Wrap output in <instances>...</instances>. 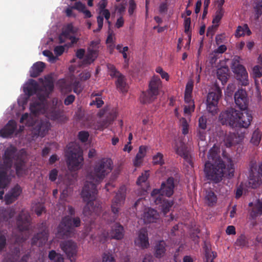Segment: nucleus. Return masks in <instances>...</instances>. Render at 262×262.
Listing matches in <instances>:
<instances>
[{"mask_svg":"<svg viewBox=\"0 0 262 262\" xmlns=\"http://www.w3.org/2000/svg\"><path fill=\"white\" fill-rule=\"evenodd\" d=\"M44 56L49 58V61L51 62H54L56 60V57L54 56L52 52L48 50H44L42 52Z\"/></svg>","mask_w":262,"mask_h":262,"instance_id":"nucleus-59","label":"nucleus"},{"mask_svg":"<svg viewBox=\"0 0 262 262\" xmlns=\"http://www.w3.org/2000/svg\"><path fill=\"white\" fill-rule=\"evenodd\" d=\"M97 189L96 186L92 183H85L82 188L81 195L83 202L86 204L83 209V214L84 216H90L94 213L99 215L101 212V207L99 203H96L94 206V201L96 198Z\"/></svg>","mask_w":262,"mask_h":262,"instance_id":"nucleus-6","label":"nucleus"},{"mask_svg":"<svg viewBox=\"0 0 262 262\" xmlns=\"http://www.w3.org/2000/svg\"><path fill=\"white\" fill-rule=\"evenodd\" d=\"M43 229L42 231L37 233L34 235L32 238V244L36 245L38 244V246L40 247L45 245L48 240L49 230L46 227V223L43 222L41 224Z\"/></svg>","mask_w":262,"mask_h":262,"instance_id":"nucleus-20","label":"nucleus"},{"mask_svg":"<svg viewBox=\"0 0 262 262\" xmlns=\"http://www.w3.org/2000/svg\"><path fill=\"white\" fill-rule=\"evenodd\" d=\"M221 93V90H218L216 92H212L209 93L207 95V103L212 102L215 104H217Z\"/></svg>","mask_w":262,"mask_h":262,"instance_id":"nucleus-38","label":"nucleus"},{"mask_svg":"<svg viewBox=\"0 0 262 262\" xmlns=\"http://www.w3.org/2000/svg\"><path fill=\"white\" fill-rule=\"evenodd\" d=\"M107 68L109 75L112 78H117L122 74L116 68L115 66L112 64H107Z\"/></svg>","mask_w":262,"mask_h":262,"instance_id":"nucleus-44","label":"nucleus"},{"mask_svg":"<svg viewBox=\"0 0 262 262\" xmlns=\"http://www.w3.org/2000/svg\"><path fill=\"white\" fill-rule=\"evenodd\" d=\"M35 213L40 216L45 211V207L42 204L38 203L35 205L34 208Z\"/></svg>","mask_w":262,"mask_h":262,"instance_id":"nucleus-57","label":"nucleus"},{"mask_svg":"<svg viewBox=\"0 0 262 262\" xmlns=\"http://www.w3.org/2000/svg\"><path fill=\"white\" fill-rule=\"evenodd\" d=\"M39 81L42 83V85L40 86V92L42 94L37 93V99L31 103L30 105L31 113L35 116L47 113V98L54 89L53 82L49 78H45L43 80L40 78Z\"/></svg>","mask_w":262,"mask_h":262,"instance_id":"nucleus-5","label":"nucleus"},{"mask_svg":"<svg viewBox=\"0 0 262 262\" xmlns=\"http://www.w3.org/2000/svg\"><path fill=\"white\" fill-rule=\"evenodd\" d=\"M261 132L258 128L255 129L252 134L250 143L254 146H258L261 139Z\"/></svg>","mask_w":262,"mask_h":262,"instance_id":"nucleus-39","label":"nucleus"},{"mask_svg":"<svg viewBox=\"0 0 262 262\" xmlns=\"http://www.w3.org/2000/svg\"><path fill=\"white\" fill-rule=\"evenodd\" d=\"M15 213L13 207H0V216L4 221H8L14 216Z\"/></svg>","mask_w":262,"mask_h":262,"instance_id":"nucleus-32","label":"nucleus"},{"mask_svg":"<svg viewBox=\"0 0 262 262\" xmlns=\"http://www.w3.org/2000/svg\"><path fill=\"white\" fill-rule=\"evenodd\" d=\"M39 81L42 83V85L40 86V92L42 94L37 93V99L31 103L30 105L31 113L35 116L47 113V98L54 89L53 82L49 78H45L43 80L40 78Z\"/></svg>","mask_w":262,"mask_h":262,"instance_id":"nucleus-4","label":"nucleus"},{"mask_svg":"<svg viewBox=\"0 0 262 262\" xmlns=\"http://www.w3.org/2000/svg\"><path fill=\"white\" fill-rule=\"evenodd\" d=\"M72 8H73V9L75 10H77L79 12H82L85 9V6L81 2L79 1L76 2L74 6H72Z\"/></svg>","mask_w":262,"mask_h":262,"instance_id":"nucleus-63","label":"nucleus"},{"mask_svg":"<svg viewBox=\"0 0 262 262\" xmlns=\"http://www.w3.org/2000/svg\"><path fill=\"white\" fill-rule=\"evenodd\" d=\"M87 54L83 60V63L90 64L93 62L98 56L99 53L94 51H90V49H87Z\"/></svg>","mask_w":262,"mask_h":262,"instance_id":"nucleus-37","label":"nucleus"},{"mask_svg":"<svg viewBox=\"0 0 262 262\" xmlns=\"http://www.w3.org/2000/svg\"><path fill=\"white\" fill-rule=\"evenodd\" d=\"M235 127L239 128L240 133L237 132V135L239 140L244 139L246 134V129L250 126L253 119V116L251 112L247 111L244 113L238 111Z\"/></svg>","mask_w":262,"mask_h":262,"instance_id":"nucleus-12","label":"nucleus"},{"mask_svg":"<svg viewBox=\"0 0 262 262\" xmlns=\"http://www.w3.org/2000/svg\"><path fill=\"white\" fill-rule=\"evenodd\" d=\"M135 243L137 246L143 249L148 247L149 244L146 229L142 228L139 230L138 237L135 240Z\"/></svg>","mask_w":262,"mask_h":262,"instance_id":"nucleus-23","label":"nucleus"},{"mask_svg":"<svg viewBox=\"0 0 262 262\" xmlns=\"http://www.w3.org/2000/svg\"><path fill=\"white\" fill-rule=\"evenodd\" d=\"M67 164L70 171H75L80 169L83 161L82 151L78 145L70 144L66 154Z\"/></svg>","mask_w":262,"mask_h":262,"instance_id":"nucleus-9","label":"nucleus"},{"mask_svg":"<svg viewBox=\"0 0 262 262\" xmlns=\"http://www.w3.org/2000/svg\"><path fill=\"white\" fill-rule=\"evenodd\" d=\"M240 60V57L234 56L232 60L231 67L237 80L242 85L246 86L249 84L248 73L245 68L241 64Z\"/></svg>","mask_w":262,"mask_h":262,"instance_id":"nucleus-13","label":"nucleus"},{"mask_svg":"<svg viewBox=\"0 0 262 262\" xmlns=\"http://www.w3.org/2000/svg\"><path fill=\"white\" fill-rule=\"evenodd\" d=\"M74 27L72 24H68L63 29L62 33L58 37L59 42L62 43L66 41V40L68 39L71 40V45L76 43L78 39L72 35L74 34Z\"/></svg>","mask_w":262,"mask_h":262,"instance_id":"nucleus-19","label":"nucleus"},{"mask_svg":"<svg viewBox=\"0 0 262 262\" xmlns=\"http://www.w3.org/2000/svg\"><path fill=\"white\" fill-rule=\"evenodd\" d=\"M161 86V81L160 78L154 76L150 80L148 89L143 92L140 96L141 102L143 104L150 103L154 101L159 94Z\"/></svg>","mask_w":262,"mask_h":262,"instance_id":"nucleus-11","label":"nucleus"},{"mask_svg":"<svg viewBox=\"0 0 262 262\" xmlns=\"http://www.w3.org/2000/svg\"><path fill=\"white\" fill-rule=\"evenodd\" d=\"M115 118L116 115L114 113H109V115H107L105 119L97 121L96 129L100 130H103L113 121Z\"/></svg>","mask_w":262,"mask_h":262,"instance_id":"nucleus-31","label":"nucleus"},{"mask_svg":"<svg viewBox=\"0 0 262 262\" xmlns=\"http://www.w3.org/2000/svg\"><path fill=\"white\" fill-rule=\"evenodd\" d=\"M249 219L255 220L262 215V199H257L252 208L249 209Z\"/></svg>","mask_w":262,"mask_h":262,"instance_id":"nucleus-27","label":"nucleus"},{"mask_svg":"<svg viewBox=\"0 0 262 262\" xmlns=\"http://www.w3.org/2000/svg\"><path fill=\"white\" fill-rule=\"evenodd\" d=\"M253 75L255 78H260L262 76V67L258 65L253 68Z\"/></svg>","mask_w":262,"mask_h":262,"instance_id":"nucleus-56","label":"nucleus"},{"mask_svg":"<svg viewBox=\"0 0 262 262\" xmlns=\"http://www.w3.org/2000/svg\"><path fill=\"white\" fill-rule=\"evenodd\" d=\"M246 30L247 31L248 35L251 34V31L249 30L247 25H245L244 27L238 26L236 29L235 35L237 37H241L245 34Z\"/></svg>","mask_w":262,"mask_h":262,"instance_id":"nucleus-48","label":"nucleus"},{"mask_svg":"<svg viewBox=\"0 0 262 262\" xmlns=\"http://www.w3.org/2000/svg\"><path fill=\"white\" fill-rule=\"evenodd\" d=\"M174 148L176 153L182 157L190 166H192L193 162L190 152L188 147L181 140L175 141Z\"/></svg>","mask_w":262,"mask_h":262,"instance_id":"nucleus-16","label":"nucleus"},{"mask_svg":"<svg viewBox=\"0 0 262 262\" xmlns=\"http://www.w3.org/2000/svg\"><path fill=\"white\" fill-rule=\"evenodd\" d=\"M126 197V188L125 186H121L114 198L112 200L111 205L112 212L113 215L110 213L104 212L102 215L103 219L108 223L115 222L118 217L120 207L124 203Z\"/></svg>","mask_w":262,"mask_h":262,"instance_id":"nucleus-10","label":"nucleus"},{"mask_svg":"<svg viewBox=\"0 0 262 262\" xmlns=\"http://www.w3.org/2000/svg\"><path fill=\"white\" fill-rule=\"evenodd\" d=\"M31 225V217L27 212L21 211L16 219V226L20 231H27Z\"/></svg>","mask_w":262,"mask_h":262,"instance_id":"nucleus-21","label":"nucleus"},{"mask_svg":"<svg viewBox=\"0 0 262 262\" xmlns=\"http://www.w3.org/2000/svg\"><path fill=\"white\" fill-rule=\"evenodd\" d=\"M22 192L21 187L16 184L5 195L6 204L9 205L15 201Z\"/></svg>","mask_w":262,"mask_h":262,"instance_id":"nucleus-22","label":"nucleus"},{"mask_svg":"<svg viewBox=\"0 0 262 262\" xmlns=\"http://www.w3.org/2000/svg\"><path fill=\"white\" fill-rule=\"evenodd\" d=\"M238 110L229 108L222 111L219 116V121L223 125H228L232 128L235 127Z\"/></svg>","mask_w":262,"mask_h":262,"instance_id":"nucleus-14","label":"nucleus"},{"mask_svg":"<svg viewBox=\"0 0 262 262\" xmlns=\"http://www.w3.org/2000/svg\"><path fill=\"white\" fill-rule=\"evenodd\" d=\"M45 68V63L41 61L35 63L30 71V76L35 78L38 76Z\"/></svg>","mask_w":262,"mask_h":262,"instance_id":"nucleus-33","label":"nucleus"},{"mask_svg":"<svg viewBox=\"0 0 262 262\" xmlns=\"http://www.w3.org/2000/svg\"><path fill=\"white\" fill-rule=\"evenodd\" d=\"M60 247L71 262H73L72 258L74 259L77 253L76 243L72 240L64 241L60 243Z\"/></svg>","mask_w":262,"mask_h":262,"instance_id":"nucleus-18","label":"nucleus"},{"mask_svg":"<svg viewBox=\"0 0 262 262\" xmlns=\"http://www.w3.org/2000/svg\"><path fill=\"white\" fill-rule=\"evenodd\" d=\"M99 15H102V16H103V17H104L105 18L107 23L109 25L110 24L109 19L110 18L111 14L110 11L108 9H104L100 10L99 11Z\"/></svg>","mask_w":262,"mask_h":262,"instance_id":"nucleus-62","label":"nucleus"},{"mask_svg":"<svg viewBox=\"0 0 262 262\" xmlns=\"http://www.w3.org/2000/svg\"><path fill=\"white\" fill-rule=\"evenodd\" d=\"M174 178L169 177L166 182H163L160 189H155L151 192V198L155 203L159 205V209L166 214L173 205V201L165 198L170 197L173 193L174 188Z\"/></svg>","mask_w":262,"mask_h":262,"instance_id":"nucleus-3","label":"nucleus"},{"mask_svg":"<svg viewBox=\"0 0 262 262\" xmlns=\"http://www.w3.org/2000/svg\"><path fill=\"white\" fill-rule=\"evenodd\" d=\"M207 110L212 115H215L217 113V104L213 103H207Z\"/></svg>","mask_w":262,"mask_h":262,"instance_id":"nucleus-53","label":"nucleus"},{"mask_svg":"<svg viewBox=\"0 0 262 262\" xmlns=\"http://www.w3.org/2000/svg\"><path fill=\"white\" fill-rule=\"evenodd\" d=\"M113 161L110 158H102L96 162L93 170L87 176L88 180L85 183H92L95 185L100 182L113 169Z\"/></svg>","mask_w":262,"mask_h":262,"instance_id":"nucleus-8","label":"nucleus"},{"mask_svg":"<svg viewBox=\"0 0 262 262\" xmlns=\"http://www.w3.org/2000/svg\"><path fill=\"white\" fill-rule=\"evenodd\" d=\"M234 98L237 107L242 111L247 110L249 101L247 93L245 90L239 89L235 93Z\"/></svg>","mask_w":262,"mask_h":262,"instance_id":"nucleus-17","label":"nucleus"},{"mask_svg":"<svg viewBox=\"0 0 262 262\" xmlns=\"http://www.w3.org/2000/svg\"><path fill=\"white\" fill-rule=\"evenodd\" d=\"M48 257L52 262H64V258L62 255L57 253L54 250L49 252Z\"/></svg>","mask_w":262,"mask_h":262,"instance_id":"nucleus-41","label":"nucleus"},{"mask_svg":"<svg viewBox=\"0 0 262 262\" xmlns=\"http://www.w3.org/2000/svg\"><path fill=\"white\" fill-rule=\"evenodd\" d=\"M205 199L208 205L210 206L215 205L217 202V196L211 190L207 191Z\"/></svg>","mask_w":262,"mask_h":262,"instance_id":"nucleus-42","label":"nucleus"},{"mask_svg":"<svg viewBox=\"0 0 262 262\" xmlns=\"http://www.w3.org/2000/svg\"><path fill=\"white\" fill-rule=\"evenodd\" d=\"M195 108V105L194 102H191L190 103L185 105L184 107V113L185 114H190L194 112Z\"/></svg>","mask_w":262,"mask_h":262,"instance_id":"nucleus-60","label":"nucleus"},{"mask_svg":"<svg viewBox=\"0 0 262 262\" xmlns=\"http://www.w3.org/2000/svg\"><path fill=\"white\" fill-rule=\"evenodd\" d=\"M191 19L190 18H185L184 20V32L188 35V43H190L191 38V33L190 31V29Z\"/></svg>","mask_w":262,"mask_h":262,"instance_id":"nucleus-46","label":"nucleus"},{"mask_svg":"<svg viewBox=\"0 0 262 262\" xmlns=\"http://www.w3.org/2000/svg\"><path fill=\"white\" fill-rule=\"evenodd\" d=\"M116 49L118 52L122 54L123 57L124 59V62L128 64L129 61V58L128 57L127 52L128 51L129 48L128 47L125 46L123 47L122 45L118 44L116 46Z\"/></svg>","mask_w":262,"mask_h":262,"instance_id":"nucleus-43","label":"nucleus"},{"mask_svg":"<svg viewBox=\"0 0 262 262\" xmlns=\"http://www.w3.org/2000/svg\"><path fill=\"white\" fill-rule=\"evenodd\" d=\"M159 217V215L157 210L148 208L146 210L143 215V219L145 224L156 222Z\"/></svg>","mask_w":262,"mask_h":262,"instance_id":"nucleus-29","label":"nucleus"},{"mask_svg":"<svg viewBox=\"0 0 262 262\" xmlns=\"http://www.w3.org/2000/svg\"><path fill=\"white\" fill-rule=\"evenodd\" d=\"M207 119L206 117L201 116L199 119V126L202 130H205L206 128Z\"/></svg>","mask_w":262,"mask_h":262,"instance_id":"nucleus-64","label":"nucleus"},{"mask_svg":"<svg viewBox=\"0 0 262 262\" xmlns=\"http://www.w3.org/2000/svg\"><path fill=\"white\" fill-rule=\"evenodd\" d=\"M149 176V171L146 170L144 172L142 173L141 175L140 176L137 181V184L138 185H141L142 183L145 182L147 180Z\"/></svg>","mask_w":262,"mask_h":262,"instance_id":"nucleus-51","label":"nucleus"},{"mask_svg":"<svg viewBox=\"0 0 262 262\" xmlns=\"http://www.w3.org/2000/svg\"><path fill=\"white\" fill-rule=\"evenodd\" d=\"M124 229L122 225L119 223H116L112 227L110 232V236L113 239L120 240L123 238Z\"/></svg>","mask_w":262,"mask_h":262,"instance_id":"nucleus-26","label":"nucleus"},{"mask_svg":"<svg viewBox=\"0 0 262 262\" xmlns=\"http://www.w3.org/2000/svg\"><path fill=\"white\" fill-rule=\"evenodd\" d=\"M51 124L49 120L46 118L45 120H40L36 126V129L38 135L43 137L48 133L50 128Z\"/></svg>","mask_w":262,"mask_h":262,"instance_id":"nucleus-30","label":"nucleus"},{"mask_svg":"<svg viewBox=\"0 0 262 262\" xmlns=\"http://www.w3.org/2000/svg\"><path fill=\"white\" fill-rule=\"evenodd\" d=\"M167 245L163 240L159 241L155 243L154 247V255L157 258L163 257L166 251Z\"/></svg>","mask_w":262,"mask_h":262,"instance_id":"nucleus-28","label":"nucleus"},{"mask_svg":"<svg viewBox=\"0 0 262 262\" xmlns=\"http://www.w3.org/2000/svg\"><path fill=\"white\" fill-rule=\"evenodd\" d=\"M68 212L71 216L63 217L57 227V234L61 238L72 237L76 231L75 228L81 225V220L79 217H72L75 214L74 207L68 206Z\"/></svg>","mask_w":262,"mask_h":262,"instance_id":"nucleus-7","label":"nucleus"},{"mask_svg":"<svg viewBox=\"0 0 262 262\" xmlns=\"http://www.w3.org/2000/svg\"><path fill=\"white\" fill-rule=\"evenodd\" d=\"M228 69L226 68L220 69L217 71V75L219 79L222 82H226L228 79Z\"/></svg>","mask_w":262,"mask_h":262,"instance_id":"nucleus-45","label":"nucleus"},{"mask_svg":"<svg viewBox=\"0 0 262 262\" xmlns=\"http://www.w3.org/2000/svg\"><path fill=\"white\" fill-rule=\"evenodd\" d=\"M24 91L30 97L37 92H40V86L36 81L32 79L28 85L25 89Z\"/></svg>","mask_w":262,"mask_h":262,"instance_id":"nucleus-34","label":"nucleus"},{"mask_svg":"<svg viewBox=\"0 0 262 262\" xmlns=\"http://www.w3.org/2000/svg\"><path fill=\"white\" fill-rule=\"evenodd\" d=\"M63 105L61 100L56 98L52 99V106L49 111L48 115L51 120L59 121L63 117Z\"/></svg>","mask_w":262,"mask_h":262,"instance_id":"nucleus-15","label":"nucleus"},{"mask_svg":"<svg viewBox=\"0 0 262 262\" xmlns=\"http://www.w3.org/2000/svg\"><path fill=\"white\" fill-rule=\"evenodd\" d=\"M235 245L241 248L248 247L249 241L246 235L242 234L239 236L235 242Z\"/></svg>","mask_w":262,"mask_h":262,"instance_id":"nucleus-40","label":"nucleus"},{"mask_svg":"<svg viewBox=\"0 0 262 262\" xmlns=\"http://www.w3.org/2000/svg\"><path fill=\"white\" fill-rule=\"evenodd\" d=\"M26 157L27 152L24 148L18 150L16 147L11 145L5 149L3 155L4 165H0V189L6 188L9 184L10 180L8 171L11 168L13 164L18 177L26 173Z\"/></svg>","mask_w":262,"mask_h":262,"instance_id":"nucleus-1","label":"nucleus"},{"mask_svg":"<svg viewBox=\"0 0 262 262\" xmlns=\"http://www.w3.org/2000/svg\"><path fill=\"white\" fill-rule=\"evenodd\" d=\"M99 41L93 40L91 41L88 49H90V51H94L95 52L99 53Z\"/></svg>","mask_w":262,"mask_h":262,"instance_id":"nucleus-54","label":"nucleus"},{"mask_svg":"<svg viewBox=\"0 0 262 262\" xmlns=\"http://www.w3.org/2000/svg\"><path fill=\"white\" fill-rule=\"evenodd\" d=\"M224 14V10L222 8H218L215 13V15L212 20V23L216 25H219L220 20L223 17Z\"/></svg>","mask_w":262,"mask_h":262,"instance_id":"nucleus-50","label":"nucleus"},{"mask_svg":"<svg viewBox=\"0 0 262 262\" xmlns=\"http://www.w3.org/2000/svg\"><path fill=\"white\" fill-rule=\"evenodd\" d=\"M152 163L154 165H159L160 166L164 165L165 162L163 154L161 152H158L156 155L154 156Z\"/></svg>","mask_w":262,"mask_h":262,"instance_id":"nucleus-47","label":"nucleus"},{"mask_svg":"<svg viewBox=\"0 0 262 262\" xmlns=\"http://www.w3.org/2000/svg\"><path fill=\"white\" fill-rule=\"evenodd\" d=\"M146 146L142 145L139 147L138 152L137 154L134 161L135 166H139L141 164L143 159L146 155Z\"/></svg>","mask_w":262,"mask_h":262,"instance_id":"nucleus-35","label":"nucleus"},{"mask_svg":"<svg viewBox=\"0 0 262 262\" xmlns=\"http://www.w3.org/2000/svg\"><path fill=\"white\" fill-rule=\"evenodd\" d=\"M115 84L117 89L122 92L124 93L127 91V84L125 81V77L123 74L120 75L117 78Z\"/></svg>","mask_w":262,"mask_h":262,"instance_id":"nucleus-36","label":"nucleus"},{"mask_svg":"<svg viewBox=\"0 0 262 262\" xmlns=\"http://www.w3.org/2000/svg\"><path fill=\"white\" fill-rule=\"evenodd\" d=\"M89 134L88 132L80 131L78 133V138L82 142H85L88 141Z\"/></svg>","mask_w":262,"mask_h":262,"instance_id":"nucleus-58","label":"nucleus"},{"mask_svg":"<svg viewBox=\"0 0 262 262\" xmlns=\"http://www.w3.org/2000/svg\"><path fill=\"white\" fill-rule=\"evenodd\" d=\"M235 135L233 134L226 135L224 139V143L227 147H230L234 144V138Z\"/></svg>","mask_w":262,"mask_h":262,"instance_id":"nucleus-49","label":"nucleus"},{"mask_svg":"<svg viewBox=\"0 0 262 262\" xmlns=\"http://www.w3.org/2000/svg\"><path fill=\"white\" fill-rule=\"evenodd\" d=\"M180 121L181 123V126L182 127V133L185 135H187L189 131V124L185 118H182L180 120Z\"/></svg>","mask_w":262,"mask_h":262,"instance_id":"nucleus-55","label":"nucleus"},{"mask_svg":"<svg viewBox=\"0 0 262 262\" xmlns=\"http://www.w3.org/2000/svg\"><path fill=\"white\" fill-rule=\"evenodd\" d=\"M17 127V123L14 120H9L5 126L0 130V136L3 138H9L12 135Z\"/></svg>","mask_w":262,"mask_h":262,"instance_id":"nucleus-25","label":"nucleus"},{"mask_svg":"<svg viewBox=\"0 0 262 262\" xmlns=\"http://www.w3.org/2000/svg\"><path fill=\"white\" fill-rule=\"evenodd\" d=\"M254 10L257 18H258L262 14V0H256Z\"/></svg>","mask_w":262,"mask_h":262,"instance_id":"nucleus-52","label":"nucleus"},{"mask_svg":"<svg viewBox=\"0 0 262 262\" xmlns=\"http://www.w3.org/2000/svg\"><path fill=\"white\" fill-rule=\"evenodd\" d=\"M197 136L199 140L198 146L199 147L200 154L199 156L202 158H204L205 152L207 149V143L205 141L206 133L205 130H199Z\"/></svg>","mask_w":262,"mask_h":262,"instance_id":"nucleus-24","label":"nucleus"},{"mask_svg":"<svg viewBox=\"0 0 262 262\" xmlns=\"http://www.w3.org/2000/svg\"><path fill=\"white\" fill-rule=\"evenodd\" d=\"M208 160L204 165V172L206 180L217 184L222 181L224 175L227 173L231 177L234 172V164L232 160L228 159V164L218 155L216 150L211 148L208 155Z\"/></svg>","mask_w":262,"mask_h":262,"instance_id":"nucleus-2","label":"nucleus"},{"mask_svg":"<svg viewBox=\"0 0 262 262\" xmlns=\"http://www.w3.org/2000/svg\"><path fill=\"white\" fill-rule=\"evenodd\" d=\"M156 72L159 73L163 79H165L167 81L169 80V75L168 73L164 71L161 67H157L156 69Z\"/></svg>","mask_w":262,"mask_h":262,"instance_id":"nucleus-61","label":"nucleus"}]
</instances>
